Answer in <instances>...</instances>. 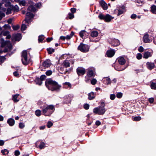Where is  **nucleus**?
<instances>
[{
	"instance_id": "23",
	"label": "nucleus",
	"mask_w": 156,
	"mask_h": 156,
	"mask_svg": "<svg viewBox=\"0 0 156 156\" xmlns=\"http://www.w3.org/2000/svg\"><path fill=\"white\" fill-rule=\"evenodd\" d=\"M11 8L12 10L14 12L16 11L18 12L19 11V8L18 5H16L15 6L12 5Z\"/></svg>"
},
{
	"instance_id": "36",
	"label": "nucleus",
	"mask_w": 156,
	"mask_h": 156,
	"mask_svg": "<svg viewBox=\"0 0 156 156\" xmlns=\"http://www.w3.org/2000/svg\"><path fill=\"white\" fill-rule=\"evenodd\" d=\"M36 115L38 117L40 116L41 115V111L40 110H37L35 112Z\"/></svg>"
},
{
	"instance_id": "39",
	"label": "nucleus",
	"mask_w": 156,
	"mask_h": 156,
	"mask_svg": "<svg viewBox=\"0 0 156 156\" xmlns=\"http://www.w3.org/2000/svg\"><path fill=\"white\" fill-rule=\"evenodd\" d=\"M19 3L20 5H22L23 6H25L27 4L25 0L20 1Z\"/></svg>"
},
{
	"instance_id": "52",
	"label": "nucleus",
	"mask_w": 156,
	"mask_h": 156,
	"mask_svg": "<svg viewBox=\"0 0 156 156\" xmlns=\"http://www.w3.org/2000/svg\"><path fill=\"white\" fill-rule=\"evenodd\" d=\"M3 27L5 29H10L11 28V27L9 24H5L3 26Z\"/></svg>"
},
{
	"instance_id": "14",
	"label": "nucleus",
	"mask_w": 156,
	"mask_h": 156,
	"mask_svg": "<svg viewBox=\"0 0 156 156\" xmlns=\"http://www.w3.org/2000/svg\"><path fill=\"white\" fill-rule=\"evenodd\" d=\"M88 99L90 100H92L95 98V94L93 92H91L88 93Z\"/></svg>"
},
{
	"instance_id": "35",
	"label": "nucleus",
	"mask_w": 156,
	"mask_h": 156,
	"mask_svg": "<svg viewBox=\"0 0 156 156\" xmlns=\"http://www.w3.org/2000/svg\"><path fill=\"white\" fill-rule=\"evenodd\" d=\"M63 65L66 68H67L69 67L70 63L69 62H67V61L65 60L63 62Z\"/></svg>"
},
{
	"instance_id": "22",
	"label": "nucleus",
	"mask_w": 156,
	"mask_h": 156,
	"mask_svg": "<svg viewBox=\"0 0 156 156\" xmlns=\"http://www.w3.org/2000/svg\"><path fill=\"white\" fill-rule=\"evenodd\" d=\"M19 94H16L15 95H13L12 96V100L15 102H17L19 101V99H17V98L18 96H19Z\"/></svg>"
},
{
	"instance_id": "13",
	"label": "nucleus",
	"mask_w": 156,
	"mask_h": 156,
	"mask_svg": "<svg viewBox=\"0 0 156 156\" xmlns=\"http://www.w3.org/2000/svg\"><path fill=\"white\" fill-rule=\"evenodd\" d=\"M34 81L37 85L39 86H41L42 83V81L41 80V79L38 76H36L35 80Z\"/></svg>"
},
{
	"instance_id": "46",
	"label": "nucleus",
	"mask_w": 156,
	"mask_h": 156,
	"mask_svg": "<svg viewBox=\"0 0 156 156\" xmlns=\"http://www.w3.org/2000/svg\"><path fill=\"white\" fill-rule=\"evenodd\" d=\"M12 10L11 8H8L7 10V11L6 12V15H9L11 14L12 13L11 11Z\"/></svg>"
},
{
	"instance_id": "53",
	"label": "nucleus",
	"mask_w": 156,
	"mask_h": 156,
	"mask_svg": "<svg viewBox=\"0 0 156 156\" xmlns=\"http://www.w3.org/2000/svg\"><path fill=\"white\" fill-rule=\"evenodd\" d=\"M90 107L89 105L87 104H85L83 105V108L86 110H88L89 109Z\"/></svg>"
},
{
	"instance_id": "1",
	"label": "nucleus",
	"mask_w": 156,
	"mask_h": 156,
	"mask_svg": "<svg viewBox=\"0 0 156 156\" xmlns=\"http://www.w3.org/2000/svg\"><path fill=\"white\" fill-rule=\"evenodd\" d=\"M45 84L48 90L53 91L58 90L61 87L56 81L53 80L51 78L47 79L45 81Z\"/></svg>"
},
{
	"instance_id": "63",
	"label": "nucleus",
	"mask_w": 156,
	"mask_h": 156,
	"mask_svg": "<svg viewBox=\"0 0 156 156\" xmlns=\"http://www.w3.org/2000/svg\"><path fill=\"white\" fill-rule=\"evenodd\" d=\"M138 50L140 52H142L144 51V48L142 46H140L139 47V48L138 49Z\"/></svg>"
},
{
	"instance_id": "56",
	"label": "nucleus",
	"mask_w": 156,
	"mask_h": 156,
	"mask_svg": "<svg viewBox=\"0 0 156 156\" xmlns=\"http://www.w3.org/2000/svg\"><path fill=\"white\" fill-rule=\"evenodd\" d=\"M5 7H11L12 5H11V3L9 1H8L6 2V3L5 5Z\"/></svg>"
},
{
	"instance_id": "12",
	"label": "nucleus",
	"mask_w": 156,
	"mask_h": 156,
	"mask_svg": "<svg viewBox=\"0 0 156 156\" xmlns=\"http://www.w3.org/2000/svg\"><path fill=\"white\" fill-rule=\"evenodd\" d=\"M118 61L119 64L121 65H123L126 63V60L122 56H120L117 59Z\"/></svg>"
},
{
	"instance_id": "47",
	"label": "nucleus",
	"mask_w": 156,
	"mask_h": 156,
	"mask_svg": "<svg viewBox=\"0 0 156 156\" xmlns=\"http://www.w3.org/2000/svg\"><path fill=\"white\" fill-rule=\"evenodd\" d=\"M13 75L15 77H19L20 76V74L18 73V69L16 71L13 72Z\"/></svg>"
},
{
	"instance_id": "51",
	"label": "nucleus",
	"mask_w": 156,
	"mask_h": 156,
	"mask_svg": "<svg viewBox=\"0 0 156 156\" xmlns=\"http://www.w3.org/2000/svg\"><path fill=\"white\" fill-rule=\"evenodd\" d=\"M52 71L51 70H48L45 72V74L47 76H49L52 74Z\"/></svg>"
},
{
	"instance_id": "16",
	"label": "nucleus",
	"mask_w": 156,
	"mask_h": 156,
	"mask_svg": "<svg viewBox=\"0 0 156 156\" xmlns=\"http://www.w3.org/2000/svg\"><path fill=\"white\" fill-rule=\"evenodd\" d=\"M149 35L147 34H145L143 37V41L145 43L150 42V40L149 39Z\"/></svg>"
},
{
	"instance_id": "27",
	"label": "nucleus",
	"mask_w": 156,
	"mask_h": 156,
	"mask_svg": "<svg viewBox=\"0 0 156 156\" xmlns=\"http://www.w3.org/2000/svg\"><path fill=\"white\" fill-rule=\"evenodd\" d=\"M45 37L43 35H39L38 37V41L39 42L42 43L43 40L44 39Z\"/></svg>"
},
{
	"instance_id": "11",
	"label": "nucleus",
	"mask_w": 156,
	"mask_h": 156,
	"mask_svg": "<svg viewBox=\"0 0 156 156\" xmlns=\"http://www.w3.org/2000/svg\"><path fill=\"white\" fill-rule=\"evenodd\" d=\"M101 7L104 10H107L108 8L107 3L103 0H101L99 2Z\"/></svg>"
},
{
	"instance_id": "29",
	"label": "nucleus",
	"mask_w": 156,
	"mask_h": 156,
	"mask_svg": "<svg viewBox=\"0 0 156 156\" xmlns=\"http://www.w3.org/2000/svg\"><path fill=\"white\" fill-rule=\"evenodd\" d=\"M9 151L6 149L2 150L1 151V152L2 154L3 155H5L8 154L9 153Z\"/></svg>"
},
{
	"instance_id": "31",
	"label": "nucleus",
	"mask_w": 156,
	"mask_h": 156,
	"mask_svg": "<svg viewBox=\"0 0 156 156\" xmlns=\"http://www.w3.org/2000/svg\"><path fill=\"white\" fill-rule=\"evenodd\" d=\"M28 10L31 12H34L36 11V9L33 5H30L28 7Z\"/></svg>"
},
{
	"instance_id": "60",
	"label": "nucleus",
	"mask_w": 156,
	"mask_h": 156,
	"mask_svg": "<svg viewBox=\"0 0 156 156\" xmlns=\"http://www.w3.org/2000/svg\"><path fill=\"white\" fill-rule=\"evenodd\" d=\"M110 98L111 100H114L115 98V94H112L110 95Z\"/></svg>"
},
{
	"instance_id": "7",
	"label": "nucleus",
	"mask_w": 156,
	"mask_h": 156,
	"mask_svg": "<svg viewBox=\"0 0 156 156\" xmlns=\"http://www.w3.org/2000/svg\"><path fill=\"white\" fill-rule=\"evenodd\" d=\"M22 38L21 34L20 33H17L12 35V39H14L15 41H19Z\"/></svg>"
},
{
	"instance_id": "25",
	"label": "nucleus",
	"mask_w": 156,
	"mask_h": 156,
	"mask_svg": "<svg viewBox=\"0 0 156 156\" xmlns=\"http://www.w3.org/2000/svg\"><path fill=\"white\" fill-rule=\"evenodd\" d=\"M98 31H93L90 34L91 36L92 37H97L98 36Z\"/></svg>"
},
{
	"instance_id": "17",
	"label": "nucleus",
	"mask_w": 156,
	"mask_h": 156,
	"mask_svg": "<svg viewBox=\"0 0 156 156\" xmlns=\"http://www.w3.org/2000/svg\"><path fill=\"white\" fill-rule=\"evenodd\" d=\"M22 63L24 65L27 66L29 63V62L28 61L27 57L21 58Z\"/></svg>"
},
{
	"instance_id": "58",
	"label": "nucleus",
	"mask_w": 156,
	"mask_h": 156,
	"mask_svg": "<svg viewBox=\"0 0 156 156\" xmlns=\"http://www.w3.org/2000/svg\"><path fill=\"white\" fill-rule=\"evenodd\" d=\"M20 154V152L18 150H16L14 152V155L16 156H18Z\"/></svg>"
},
{
	"instance_id": "32",
	"label": "nucleus",
	"mask_w": 156,
	"mask_h": 156,
	"mask_svg": "<svg viewBox=\"0 0 156 156\" xmlns=\"http://www.w3.org/2000/svg\"><path fill=\"white\" fill-rule=\"evenodd\" d=\"M150 87L153 90H156V83L152 82L151 83Z\"/></svg>"
},
{
	"instance_id": "4",
	"label": "nucleus",
	"mask_w": 156,
	"mask_h": 156,
	"mask_svg": "<svg viewBox=\"0 0 156 156\" xmlns=\"http://www.w3.org/2000/svg\"><path fill=\"white\" fill-rule=\"evenodd\" d=\"M106 110L105 108L96 107L93 109V112L95 115H103L105 113Z\"/></svg>"
},
{
	"instance_id": "55",
	"label": "nucleus",
	"mask_w": 156,
	"mask_h": 156,
	"mask_svg": "<svg viewBox=\"0 0 156 156\" xmlns=\"http://www.w3.org/2000/svg\"><path fill=\"white\" fill-rule=\"evenodd\" d=\"M46 76L45 75H41L39 78L42 81L44 80L46 78Z\"/></svg>"
},
{
	"instance_id": "30",
	"label": "nucleus",
	"mask_w": 156,
	"mask_h": 156,
	"mask_svg": "<svg viewBox=\"0 0 156 156\" xmlns=\"http://www.w3.org/2000/svg\"><path fill=\"white\" fill-rule=\"evenodd\" d=\"M105 15L101 13L98 16V17L100 20H105Z\"/></svg>"
},
{
	"instance_id": "15",
	"label": "nucleus",
	"mask_w": 156,
	"mask_h": 156,
	"mask_svg": "<svg viewBox=\"0 0 156 156\" xmlns=\"http://www.w3.org/2000/svg\"><path fill=\"white\" fill-rule=\"evenodd\" d=\"M7 122L9 126H12L14 125L15 121L14 119L10 118L8 119Z\"/></svg>"
},
{
	"instance_id": "37",
	"label": "nucleus",
	"mask_w": 156,
	"mask_h": 156,
	"mask_svg": "<svg viewBox=\"0 0 156 156\" xmlns=\"http://www.w3.org/2000/svg\"><path fill=\"white\" fill-rule=\"evenodd\" d=\"M12 27L13 30H17L20 28V26L19 25H17L16 26L12 25Z\"/></svg>"
},
{
	"instance_id": "9",
	"label": "nucleus",
	"mask_w": 156,
	"mask_h": 156,
	"mask_svg": "<svg viewBox=\"0 0 156 156\" xmlns=\"http://www.w3.org/2000/svg\"><path fill=\"white\" fill-rule=\"evenodd\" d=\"M115 53V51L114 50L112 49L107 51L106 55L108 57L111 58L114 55Z\"/></svg>"
},
{
	"instance_id": "3",
	"label": "nucleus",
	"mask_w": 156,
	"mask_h": 156,
	"mask_svg": "<svg viewBox=\"0 0 156 156\" xmlns=\"http://www.w3.org/2000/svg\"><path fill=\"white\" fill-rule=\"evenodd\" d=\"M77 49L82 52L86 53L89 51V47L88 45L81 43L78 46Z\"/></svg>"
},
{
	"instance_id": "49",
	"label": "nucleus",
	"mask_w": 156,
	"mask_h": 156,
	"mask_svg": "<svg viewBox=\"0 0 156 156\" xmlns=\"http://www.w3.org/2000/svg\"><path fill=\"white\" fill-rule=\"evenodd\" d=\"M53 125V123L51 121H49L47 123V126L48 128H50Z\"/></svg>"
},
{
	"instance_id": "62",
	"label": "nucleus",
	"mask_w": 156,
	"mask_h": 156,
	"mask_svg": "<svg viewBox=\"0 0 156 156\" xmlns=\"http://www.w3.org/2000/svg\"><path fill=\"white\" fill-rule=\"evenodd\" d=\"M9 32L8 31H5L2 32V34L4 36H6L9 34Z\"/></svg>"
},
{
	"instance_id": "26",
	"label": "nucleus",
	"mask_w": 156,
	"mask_h": 156,
	"mask_svg": "<svg viewBox=\"0 0 156 156\" xmlns=\"http://www.w3.org/2000/svg\"><path fill=\"white\" fill-rule=\"evenodd\" d=\"M46 50L48 54L49 55L52 54L55 51L54 49L52 48H48Z\"/></svg>"
},
{
	"instance_id": "38",
	"label": "nucleus",
	"mask_w": 156,
	"mask_h": 156,
	"mask_svg": "<svg viewBox=\"0 0 156 156\" xmlns=\"http://www.w3.org/2000/svg\"><path fill=\"white\" fill-rule=\"evenodd\" d=\"M5 56H0V62L2 63H3L5 60L6 59Z\"/></svg>"
},
{
	"instance_id": "24",
	"label": "nucleus",
	"mask_w": 156,
	"mask_h": 156,
	"mask_svg": "<svg viewBox=\"0 0 156 156\" xmlns=\"http://www.w3.org/2000/svg\"><path fill=\"white\" fill-rule=\"evenodd\" d=\"M74 17V15L73 14L69 12L68 14V16L66 17V19L68 20V19L70 20L73 19Z\"/></svg>"
},
{
	"instance_id": "59",
	"label": "nucleus",
	"mask_w": 156,
	"mask_h": 156,
	"mask_svg": "<svg viewBox=\"0 0 156 156\" xmlns=\"http://www.w3.org/2000/svg\"><path fill=\"white\" fill-rule=\"evenodd\" d=\"M70 10L71 12V13H72L73 14H74V13H76V9L75 8H72L70 9Z\"/></svg>"
},
{
	"instance_id": "43",
	"label": "nucleus",
	"mask_w": 156,
	"mask_h": 156,
	"mask_svg": "<svg viewBox=\"0 0 156 156\" xmlns=\"http://www.w3.org/2000/svg\"><path fill=\"white\" fill-rule=\"evenodd\" d=\"M83 32L85 33V30H82L79 33V35L80 37L82 38H83V37L84 36V33Z\"/></svg>"
},
{
	"instance_id": "21",
	"label": "nucleus",
	"mask_w": 156,
	"mask_h": 156,
	"mask_svg": "<svg viewBox=\"0 0 156 156\" xmlns=\"http://www.w3.org/2000/svg\"><path fill=\"white\" fill-rule=\"evenodd\" d=\"M150 12L152 13L156 14V6L153 5L151 6Z\"/></svg>"
},
{
	"instance_id": "45",
	"label": "nucleus",
	"mask_w": 156,
	"mask_h": 156,
	"mask_svg": "<svg viewBox=\"0 0 156 156\" xmlns=\"http://www.w3.org/2000/svg\"><path fill=\"white\" fill-rule=\"evenodd\" d=\"M141 117L140 116L135 117L133 118V120L134 121H139L141 119Z\"/></svg>"
},
{
	"instance_id": "42",
	"label": "nucleus",
	"mask_w": 156,
	"mask_h": 156,
	"mask_svg": "<svg viewBox=\"0 0 156 156\" xmlns=\"http://www.w3.org/2000/svg\"><path fill=\"white\" fill-rule=\"evenodd\" d=\"M118 13L117 15L118 16H119L121 15V14H122L124 12V11L123 9H121V8H119L118 9Z\"/></svg>"
},
{
	"instance_id": "18",
	"label": "nucleus",
	"mask_w": 156,
	"mask_h": 156,
	"mask_svg": "<svg viewBox=\"0 0 156 156\" xmlns=\"http://www.w3.org/2000/svg\"><path fill=\"white\" fill-rule=\"evenodd\" d=\"M152 56V54L151 53L148 51L145 52L143 55V57L144 58L147 59L149 57H151Z\"/></svg>"
},
{
	"instance_id": "34",
	"label": "nucleus",
	"mask_w": 156,
	"mask_h": 156,
	"mask_svg": "<svg viewBox=\"0 0 156 156\" xmlns=\"http://www.w3.org/2000/svg\"><path fill=\"white\" fill-rule=\"evenodd\" d=\"M45 144L43 142H41L39 146V147L40 149L44 148L45 147Z\"/></svg>"
},
{
	"instance_id": "41",
	"label": "nucleus",
	"mask_w": 156,
	"mask_h": 156,
	"mask_svg": "<svg viewBox=\"0 0 156 156\" xmlns=\"http://www.w3.org/2000/svg\"><path fill=\"white\" fill-rule=\"evenodd\" d=\"M19 127L20 129H23L25 127L24 123L23 122H20L19 124Z\"/></svg>"
},
{
	"instance_id": "33",
	"label": "nucleus",
	"mask_w": 156,
	"mask_h": 156,
	"mask_svg": "<svg viewBox=\"0 0 156 156\" xmlns=\"http://www.w3.org/2000/svg\"><path fill=\"white\" fill-rule=\"evenodd\" d=\"M26 16L30 19L33 18L34 16L33 13L30 12H27L26 13Z\"/></svg>"
},
{
	"instance_id": "10",
	"label": "nucleus",
	"mask_w": 156,
	"mask_h": 156,
	"mask_svg": "<svg viewBox=\"0 0 156 156\" xmlns=\"http://www.w3.org/2000/svg\"><path fill=\"white\" fill-rule=\"evenodd\" d=\"M51 64V61L49 59H46L42 63L43 66L45 68L50 67Z\"/></svg>"
},
{
	"instance_id": "57",
	"label": "nucleus",
	"mask_w": 156,
	"mask_h": 156,
	"mask_svg": "<svg viewBox=\"0 0 156 156\" xmlns=\"http://www.w3.org/2000/svg\"><path fill=\"white\" fill-rule=\"evenodd\" d=\"M148 101L150 104L154 103V99L153 98H150L148 99Z\"/></svg>"
},
{
	"instance_id": "6",
	"label": "nucleus",
	"mask_w": 156,
	"mask_h": 156,
	"mask_svg": "<svg viewBox=\"0 0 156 156\" xmlns=\"http://www.w3.org/2000/svg\"><path fill=\"white\" fill-rule=\"evenodd\" d=\"M86 71L84 68L81 67H78L76 69V73L79 76L83 75L85 74Z\"/></svg>"
},
{
	"instance_id": "64",
	"label": "nucleus",
	"mask_w": 156,
	"mask_h": 156,
	"mask_svg": "<svg viewBox=\"0 0 156 156\" xmlns=\"http://www.w3.org/2000/svg\"><path fill=\"white\" fill-rule=\"evenodd\" d=\"M53 40L52 37H48L46 38V40L47 42H50Z\"/></svg>"
},
{
	"instance_id": "40",
	"label": "nucleus",
	"mask_w": 156,
	"mask_h": 156,
	"mask_svg": "<svg viewBox=\"0 0 156 156\" xmlns=\"http://www.w3.org/2000/svg\"><path fill=\"white\" fill-rule=\"evenodd\" d=\"M127 67V66L123 68H119L118 67H115V69L116 70L118 71H120L123 70Z\"/></svg>"
},
{
	"instance_id": "28",
	"label": "nucleus",
	"mask_w": 156,
	"mask_h": 156,
	"mask_svg": "<svg viewBox=\"0 0 156 156\" xmlns=\"http://www.w3.org/2000/svg\"><path fill=\"white\" fill-rule=\"evenodd\" d=\"M22 58L27 57V52L26 50H23L22 52L21 56Z\"/></svg>"
},
{
	"instance_id": "20",
	"label": "nucleus",
	"mask_w": 156,
	"mask_h": 156,
	"mask_svg": "<svg viewBox=\"0 0 156 156\" xmlns=\"http://www.w3.org/2000/svg\"><path fill=\"white\" fill-rule=\"evenodd\" d=\"M87 76L89 78L94 76L93 71L92 70L89 69L87 73Z\"/></svg>"
},
{
	"instance_id": "5",
	"label": "nucleus",
	"mask_w": 156,
	"mask_h": 156,
	"mask_svg": "<svg viewBox=\"0 0 156 156\" xmlns=\"http://www.w3.org/2000/svg\"><path fill=\"white\" fill-rule=\"evenodd\" d=\"M110 44L113 47H116L120 44V41L118 39H113L111 40Z\"/></svg>"
},
{
	"instance_id": "50",
	"label": "nucleus",
	"mask_w": 156,
	"mask_h": 156,
	"mask_svg": "<svg viewBox=\"0 0 156 156\" xmlns=\"http://www.w3.org/2000/svg\"><path fill=\"white\" fill-rule=\"evenodd\" d=\"M122 93L121 92H118L116 94V97L119 98H121L122 96Z\"/></svg>"
},
{
	"instance_id": "2",
	"label": "nucleus",
	"mask_w": 156,
	"mask_h": 156,
	"mask_svg": "<svg viewBox=\"0 0 156 156\" xmlns=\"http://www.w3.org/2000/svg\"><path fill=\"white\" fill-rule=\"evenodd\" d=\"M44 108L42 110L43 115L45 116H50L55 110V106L52 105L44 106Z\"/></svg>"
},
{
	"instance_id": "54",
	"label": "nucleus",
	"mask_w": 156,
	"mask_h": 156,
	"mask_svg": "<svg viewBox=\"0 0 156 156\" xmlns=\"http://www.w3.org/2000/svg\"><path fill=\"white\" fill-rule=\"evenodd\" d=\"M142 57V55L140 53H138L136 55V58L138 60L141 59Z\"/></svg>"
},
{
	"instance_id": "8",
	"label": "nucleus",
	"mask_w": 156,
	"mask_h": 156,
	"mask_svg": "<svg viewBox=\"0 0 156 156\" xmlns=\"http://www.w3.org/2000/svg\"><path fill=\"white\" fill-rule=\"evenodd\" d=\"M146 65L147 68L150 70H151L156 67L154 63L151 62H147Z\"/></svg>"
},
{
	"instance_id": "19",
	"label": "nucleus",
	"mask_w": 156,
	"mask_h": 156,
	"mask_svg": "<svg viewBox=\"0 0 156 156\" xmlns=\"http://www.w3.org/2000/svg\"><path fill=\"white\" fill-rule=\"evenodd\" d=\"M114 17L110 15L109 14H107L105 15V21L106 22H109Z\"/></svg>"
},
{
	"instance_id": "48",
	"label": "nucleus",
	"mask_w": 156,
	"mask_h": 156,
	"mask_svg": "<svg viewBox=\"0 0 156 156\" xmlns=\"http://www.w3.org/2000/svg\"><path fill=\"white\" fill-rule=\"evenodd\" d=\"M97 82V80L96 79L93 78L91 81V83L93 85H95Z\"/></svg>"
},
{
	"instance_id": "61",
	"label": "nucleus",
	"mask_w": 156,
	"mask_h": 156,
	"mask_svg": "<svg viewBox=\"0 0 156 156\" xmlns=\"http://www.w3.org/2000/svg\"><path fill=\"white\" fill-rule=\"evenodd\" d=\"M136 16H137L136 14H133L131 15L130 17L132 19L135 20L136 19Z\"/></svg>"
},
{
	"instance_id": "44",
	"label": "nucleus",
	"mask_w": 156,
	"mask_h": 156,
	"mask_svg": "<svg viewBox=\"0 0 156 156\" xmlns=\"http://www.w3.org/2000/svg\"><path fill=\"white\" fill-rule=\"evenodd\" d=\"M27 28V27L26 25L25 24H22L21 29L22 31H24L25 30H26V28Z\"/></svg>"
}]
</instances>
